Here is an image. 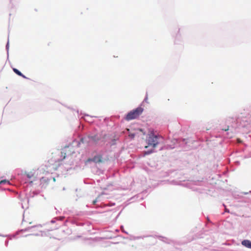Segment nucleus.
I'll return each mask as SVG.
<instances>
[{
    "mask_svg": "<svg viewBox=\"0 0 251 251\" xmlns=\"http://www.w3.org/2000/svg\"><path fill=\"white\" fill-rule=\"evenodd\" d=\"M144 109L140 106L128 112L125 117L126 121H130L138 118L143 113Z\"/></svg>",
    "mask_w": 251,
    "mask_h": 251,
    "instance_id": "obj_3",
    "label": "nucleus"
},
{
    "mask_svg": "<svg viewBox=\"0 0 251 251\" xmlns=\"http://www.w3.org/2000/svg\"><path fill=\"white\" fill-rule=\"evenodd\" d=\"M157 143L158 142H156V143H153L152 142H148V145H145V148L146 149L150 148V149L148 151H146L145 153L150 154L152 152L153 150L156 147Z\"/></svg>",
    "mask_w": 251,
    "mask_h": 251,
    "instance_id": "obj_5",
    "label": "nucleus"
},
{
    "mask_svg": "<svg viewBox=\"0 0 251 251\" xmlns=\"http://www.w3.org/2000/svg\"><path fill=\"white\" fill-rule=\"evenodd\" d=\"M87 137L88 141H96L99 140L97 135L88 136Z\"/></svg>",
    "mask_w": 251,
    "mask_h": 251,
    "instance_id": "obj_8",
    "label": "nucleus"
},
{
    "mask_svg": "<svg viewBox=\"0 0 251 251\" xmlns=\"http://www.w3.org/2000/svg\"><path fill=\"white\" fill-rule=\"evenodd\" d=\"M98 201V198L96 199L95 200L93 201V204H95Z\"/></svg>",
    "mask_w": 251,
    "mask_h": 251,
    "instance_id": "obj_11",
    "label": "nucleus"
},
{
    "mask_svg": "<svg viewBox=\"0 0 251 251\" xmlns=\"http://www.w3.org/2000/svg\"><path fill=\"white\" fill-rule=\"evenodd\" d=\"M149 141H157V140H161L162 139V136L158 135L157 133H155L153 131H151L149 134Z\"/></svg>",
    "mask_w": 251,
    "mask_h": 251,
    "instance_id": "obj_4",
    "label": "nucleus"
},
{
    "mask_svg": "<svg viewBox=\"0 0 251 251\" xmlns=\"http://www.w3.org/2000/svg\"><path fill=\"white\" fill-rule=\"evenodd\" d=\"M129 136H131V138H133V136H134V134H130Z\"/></svg>",
    "mask_w": 251,
    "mask_h": 251,
    "instance_id": "obj_13",
    "label": "nucleus"
},
{
    "mask_svg": "<svg viewBox=\"0 0 251 251\" xmlns=\"http://www.w3.org/2000/svg\"><path fill=\"white\" fill-rule=\"evenodd\" d=\"M27 176L28 178H31V176L29 174H27Z\"/></svg>",
    "mask_w": 251,
    "mask_h": 251,
    "instance_id": "obj_12",
    "label": "nucleus"
},
{
    "mask_svg": "<svg viewBox=\"0 0 251 251\" xmlns=\"http://www.w3.org/2000/svg\"><path fill=\"white\" fill-rule=\"evenodd\" d=\"M91 161L95 163H100L102 162V156L101 155H97L95 156L93 158H89L86 161V163Z\"/></svg>",
    "mask_w": 251,
    "mask_h": 251,
    "instance_id": "obj_6",
    "label": "nucleus"
},
{
    "mask_svg": "<svg viewBox=\"0 0 251 251\" xmlns=\"http://www.w3.org/2000/svg\"><path fill=\"white\" fill-rule=\"evenodd\" d=\"M237 141H238V142H239V141H240V140H239V139H238V140H237Z\"/></svg>",
    "mask_w": 251,
    "mask_h": 251,
    "instance_id": "obj_15",
    "label": "nucleus"
},
{
    "mask_svg": "<svg viewBox=\"0 0 251 251\" xmlns=\"http://www.w3.org/2000/svg\"><path fill=\"white\" fill-rule=\"evenodd\" d=\"M83 140H84V139H83V138H81V139H80V141L82 142V141H83Z\"/></svg>",
    "mask_w": 251,
    "mask_h": 251,
    "instance_id": "obj_14",
    "label": "nucleus"
},
{
    "mask_svg": "<svg viewBox=\"0 0 251 251\" xmlns=\"http://www.w3.org/2000/svg\"><path fill=\"white\" fill-rule=\"evenodd\" d=\"M13 71L17 75L21 76L24 78H26V77L23 74H22L21 72H20L18 69H17L16 68H13Z\"/></svg>",
    "mask_w": 251,
    "mask_h": 251,
    "instance_id": "obj_9",
    "label": "nucleus"
},
{
    "mask_svg": "<svg viewBox=\"0 0 251 251\" xmlns=\"http://www.w3.org/2000/svg\"><path fill=\"white\" fill-rule=\"evenodd\" d=\"M8 183L10 184V182L8 180H7L6 179H3L0 181V184H5V183Z\"/></svg>",
    "mask_w": 251,
    "mask_h": 251,
    "instance_id": "obj_10",
    "label": "nucleus"
},
{
    "mask_svg": "<svg viewBox=\"0 0 251 251\" xmlns=\"http://www.w3.org/2000/svg\"><path fill=\"white\" fill-rule=\"evenodd\" d=\"M75 153V149L73 146L69 145L62 149L60 153L58 154L60 156L55 161L57 163H60L65 158H69L70 160H73V156Z\"/></svg>",
    "mask_w": 251,
    "mask_h": 251,
    "instance_id": "obj_1",
    "label": "nucleus"
},
{
    "mask_svg": "<svg viewBox=\"0 0 251 251\" xmlns=\"http://www.w3.org/2000/svg\"><path fill=\"white\" fill-rule=\"evenodd\" d=\"M242 245L245 247L251 249V241L248 240H244L242 242Z\"/></svg>",
    "mask_w": 251,
    "mask_h": 251,
    "instance_id": "obj_7",
    "label": "nucleus"
},
{
    "mask_svg": "<svg viewBox=\"0 0 251 251\" xmlns=\"http://www.w3.org/2000/svg\"><path fill=\"white\" fill-rule=\"evenodd\" d=\"M235 122L233 119H226L225 122H222L220 125V128L221 130L228 131L227 133L228 138H231L234 135L233 127L230 124L233 122Z\"/></svg>",
    "mask_w": 251,
    "mask_h": 251,
    "instance_id": "obj_2",
    "label": "nucleus"
}]
</instances>
